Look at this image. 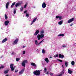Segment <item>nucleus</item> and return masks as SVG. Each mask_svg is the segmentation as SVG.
Wrapping results in <instances>:
<instances>
[{
	"instance_id": "1",
	"label": "nucleus",
	"mask_w": 76,
	"mask_h": 76,
	"mask_svg": "<svg viewBox=\"0 0 76 76\" xmlns=\"http://www.w3.org/2000/svg\"><path fill=\"white\" fill-rule=\"evenodd\" d=\"M33 73L36 76H39L41 73V72L39 70H36L33 72Z\"/></svg>"
},
{
	"instance_id": "2",
	"label": "nucleus",
	"mask_w": 76,
	"mask_h": 76,
	"mask_svg": "<svg viewBox=\"0 0 76 76\" xmlns=\"http://www.w3.org/2000/svg\"><path fill=\"white\" fill-rule=\"evenodd\" d=\"M44 37V34H38L37 35V37L38 40H40V38H42Z\"/></svg>"
},
{
	"instance_id": "3",
	"label": "nucleus",
	"mask_w": 76,
	"mask_h": 76,
	"mask_svg": "<svg viewBox=\"0 0 76 76\" xmlns=\"http://www.w3.org/2000/svg\"><path fill=\"white\" fill-rule=\"evenodd\" d=\"M44 39H43L38 43V41L37 40H35V44L36 45H38L41 44L42 42L43 41H44Z\"/></svg>"
},
{
	"instance_id": "4",
	"label": "nucleus",
	"mask_w": 76,
	"mask_h": 76,
	"mask_svg": "<svg viewBox=\"0 0 76 76\" xmlns=\"http://www.w3.org/2000/svg\"><path fill=\"white\" fill-rule=\"evenodd\" d=\"M28 61L27 60H24L23 61L22 64V65L23 67H25V63H27Z\"/></svg>"
},
{
	"instance_id": "5",
	"label": "nucleus",
	"mask_w": 76,
	"mask_h": 76,
	"mask_svg": "<svg viewBox=\"0 0 76 76\" xmlns=\"http://www.w3.org/2000/svg\"><path fill=\"white\" fill-rule=\"evenodd\" d=\"M14 65V64H12L10 65V68L12 71H13V70H15V68L13 67Z\"/></svg>"
},
{
	"instance_id": "6",
	"label": "nucleus",
	"mask_w": 76,
	"mask_h": 76,
	"mask_svg": "<svg viewBox=\"0 0 76 76\" xmlns=\"http://www.w3.org/2000/svg\"><path fill=\"white\" fill-rule=\"evenodd\" d=\"M19 41V39L18 38L16 39L14 41L13 44V45H15V44H17V43Z\"/></svg>"
},
{
	"instance_id": "7",
	"label": "nucleus",
	"mask_w": 76,
	"mask_h": 76,
	"mask_svg": "<svg viewBox=\"0 0 76 76\" xmlns=\"http://www.w3.org/2000/svg\"><path fill=\"white\" fill-rule=\"evenodd\" d=\"M22 4V1H21L20 3H16L15 4V7H17L18 6H21V4Z\"/></svg>"
},
{
	"instance_id": "8",
	"label": "nucleus",
	"mask_w": 76,
	"mask_h": 76,
	"mask_svg": "<svg viewBox=\"0 0 76 76\" xmlns=\"http://www.w3.org/2000/svg\"><path fill=\"white\" fill-rule=\"evenodd\" d=\"M46 6H47V4L44 2L42 4V7L43 8H45L46 7Z\"/></svg>"
},
{
	"instance_id": "9",
	"label": "nucleus",
	"mask_w": 76,
	"mask_h": 76,
	"mask_svg": "<svg viewBox=\"0 0 76 76\" xmlns=\"http://www.w3.org/2000/svg\"><path fill=\"white\" fill-rule=\"evenodd\" d=\"M25 71V69H23L21 71H20L19 72V75H22V74H23V72Z\"/></svg>"
},
{
	"instance_id": "10",
	"label": "nucleus",
	"mask_w": 76,
	"mask_h": 76,
	"mask_svg": "<svg viewBox=\"0 0 76 76\" xmlns=\"http://www.w3.org/2000/svg\"><path fill=\"white\" fill-rule=\"evenodd\" d=\"M39 30H37L35 33L34 35L35 36L37 35L38 34H39Z\"/></svg>"
},
{
	"instance_id": "11",
	"label": "nucleus",
	"mask_w": 76,
	"mask_h": 76,
	"mask_svg": "<svg viewBox=\"0 0 76 76\" xmlns=\"http://www.w3.org/2000/svg\"><path fill=\"white\" fill-rule=\"evenodd\" d=\"M59 58H64V55L59 54Z\"/></svg>"
},
{
	"instance_id": "12",
	"label": "nucleus",
	"mask_w": 76,
	"mask_h": 76,
	"mask_svg": "<svg viewBox=\"0 0 76 76\" xmlns=\"http://www.w3.org/2000/svg\"><path fill=\"white\" fill-rule=\"evenodd\" d=\"M73 20H74V18H72L71 19H69L68 21V23H70V22H73Z\"/></svg>"
},
{
	"instance_id": "13",
	"label": "nucleus",
	"mask_w": 76,
	"mask_h": 76,
	"mask_svg": "<svg viewBox=\"0 0 76 76\" xmlns=\"http://www.w3.org/2000/svg\"><path fill=\"white\" fill-rule=\"evenodd\" d=\"M9 20H7L5 22H4V24L6 26H7V25H8V24H9Z\"/></svg>"
},
{
	"instance_id": "14",
	"label": "nucleus",
	"mask_w": 76,
	"mask_h": 76,
	"mask_svg": "<svg viewBox=\"0 0 76 76\" xmlns=\"http://www.w3.org/2000/svg\"><path fill=\"white\" fill-rule=\"evenodd\" d=\"M7 41V38L4 39L1 42L2 43H4Z\"/></svg>"
},
{
	"instance_id": "15",
	"label": "nucleus",
	"mask_w": 76,
	"mask_h": 76,
	"mask_svg": "<svg viewBox=\"0 0 76 76\" xmlns=\"http://www.w3.org/2000/svg\"><path fill=\"white\" fill-rule=\"evenodd\" d=\"M31 66H34V67H36L37 65H36V64H35L34 63L32 62L31 63Z\"/></svg>"
},
{
	"instance_id": "16",
	"label": "nucleus",
	"mask_w": 76,
	"mask_h": 76,
	"mask_svg": "<svg viewBox=\"0 0 76 76\" xmlns=\"http://www.w3.org/2000/svg\"><path fill=\"white\" fill-rule=\"evenodd\" d=\"M68 73H69V74H72V73H73V71L70 69H68Z\"/></svg>"
},
{
	"instance_id": "17",
	"label": "nucleus",
	"mask_w": 76,
	"mask_h": 76,
	"mask_svg": "<svg viewBox=\"0 0 76 76\" xmlns=\"http://www.w3.org/2000/svg\"><path fill=\"white\" fill-rule=\"evenodd\" d=\"M9 4L10 3L9 2H7L6 3V9H8L9 7Z\"/></svg>"
},
{
	"instance_id": "18",
	"label": "nucleus",
	"mask_w": 76,
	"mask_h": 76,
	"mask_svg": "<svg viewBox=\"0 0 76 76\" xmlns=\"http://www.w3.org/2000/svg\"><path fill=\"white\" fill-rule=\"evenodd\" d=\"M64 70H63L62 72V73L60 75H58L56 76H62V74H64Z\"/></svg>"
},
{
	"instance_id": "19",
	"label": "nucleus",
	"mask_w": 76,
	"mask_h": 76,
	"mask_svg": "<svg viewBox=\"0 0 76 76\" xmlns=\"http://www.w3.org/2000/svg\"><path fill=\"white\" fill-rule=\"evenodd\" d=\"M45 61L47 63H48V62H49V60H48V58H46L45 59Z\"/></svg>"
},
{
	"instance_id": "20",
	"label": "nucleus",
	"mask_w": 76,
	"mask_h": 76,
	"mask_svg": "<svg viewBox=\"0 0 76 76\" xmlns=\"http://www.w3.org/2000/svg\"><path fill=\"white\" fill-rule=\"evenodd\" d=\"M58 37H60V36H62V37H64V34H60L58 35Z\"/></svg>"
},
{
	"instance_id": "21",
	"label": "nucleus",
	"mask_w": 76,
	"mask_h": 76,
	"mask_svg": "<svg viewBox=\"0 0 76 76\" xmlns=\"http://www.w3.org/2000/svg\"><path fill=\"white\" fill-rule=\"evenodd\" d=\"M68 62L66 61L65 62V65L66 67L68 66V64L67 63Z\"/></svg>"
},
{
	"instance_id": "22",
	"label": "nucleus",
	"mask_w": 76,
	"mask_h": 76,
	"mask_svg": "<svg viewBox=\"0 0 76 76\" xmlns=\"http://www.w3.org/2000/svg\"><path fill=\"white\" fill-rule=\"evenodd\" d=\"M8 72H9V70H6L4 72V74H6L8 73Z\"/></svg>"
},
{
	"instance_id": "23",
	"label": "nucleus",
	"mask_w": 76,
	"mask_h": 76,
	"mask_svg": "<svg viewBox=\"0 0 76 76\" xmlns=\"http://www.w3.org/2000/svg\"><path fill=\"white\" fill-rule=\"evenodd\" d=\"M58 23L59 25H61V24L63 23V21H62V20H61L60 22H59Z\"/></svg>"
},
{
	"instance_id": "24",
	"label": "nucleus",
	"mask_w": 76,
	"mask_h": 76,
	"mask_svg": "<svg viewBox=\"0 0 76 76\" xmlns=\"http://www.w3.org/2000/svg\"><path fill=\"white\" fill-rule=\"evenodd\" d=\"M75 61H72L71 62V64L72 66H74V65H75Z\"/></svg>"
},
{
	"instance_id": "25",
	"label": "nucleus",
	"mask_w": 76,
	"mask_h": 76,
	"mask_svg": "<svg viewBox=\"0 0 76 76\" xmlns=\"http://www.w3.org/2000/svg\"><path fill=\"white\" fill-rule=\"evenodd\" d=\"M44 33V30H42L41 31L40 34H43Z\"/></svg>"
},
{
	"instance_id": "26",
	"label": "nucleus",
	"mask_w": 76,
	"mask_h": 76,
	"mask_svg": "<svg viewBox=\"0 0 76 76\" xmlns=\"http://www.w3.org/2000/svg\"><path fill=\"white\" fill-rule=\"evenodd\" d=\"M7 18H8L7 17V15L6 14L5 15V19H6V20H7Z\"/></svg>"
},
{
	"instance_id": "27",
	"label": "nucleus",
	"mask_w": 76,
	"mask_h": 76,
	"mask_svg": "<svg viewBox=\"0 0 76 76\" xmlns=\"http://www.w3.org/2000/svg\"><path fill=\"white\" fill-rule=\"evenodd\" d=\"M58 57V54H57L56 55H54V57L56 58V57Z\"/></svg>"
},
{
	"instance_id": "28",
	"label": "nucleus",
	"mask_w": 76,
	"mask_h": 76,
	"mask_svg": "<svg viewBox=\"0 0 76 76\" xmlns=\"http://www.w3.org/2000/svg\"><path fill=\"white\" fill-rule=\"evenodd\" d=\"M37 18H35L33 21V22H35V21L37 20Z\"/></svg>"
},
{
	"instance_id": "29",
	"label": "nucleus",
	"mask_w": 76,
	"mask_h": 76,
	"mask_svg": "<svg viewBox=\"0 0 76 76\" xmlns=\"http://www.w3.org/2000/svg\"><path fill=\"white\" fill-rule=\"evenodd\" d=\"M42 53L43 54H44V53H45V50H44V49H42Z\"/></svg>"
},
{
	"instance_id": "30",
	"label": "nucleus",
	"mask_w": 76,
	"mask_h": 76,
	"mask_svg": "<svg viewBox=\"0 0 76 76\" xmlns=\"http://www.w3.org/2000/svg\"><path fill=\"white\" fill-rule=\"evenodd\" d=\"M58 61H59L60 62H61V63L63 62V60H62L58 59Z\"/></svg>"
},
{
	"instance_id": "31",
	"label": "nucleus",
	"mask_w": 76,
	"mask_h": 76,
	"mask_svg": "<svg viewBox=\"0 0 76 76\" xmlns=\"http://www.w3.org/2000/svg\"><path fill=\"white\" fill-rule=\"evenodd\" d=\"M23 7H21V8L20 9V10L21 12L22 11H23Z\"/></svg>"
},
{
	"instance_id": "32",
	"label": "nucleus",
	"mask_w": 76,
	"mask_h": 76,
	"mask_svg": "<svg viewBox=\"0 0 76 76\" xmlns=\"http://www.w3.org/2000/svg\"><path fill=\"white\" fill-rule=\"evenodd\" d=\"M62 47L63 48H66V47H67V46L64 45H62Z\"/></svg>"
},
{
	"instance_id": "33",
	"label": "nucleus",
	"mask_w": 76,
	"mask_h": 76,
	"mask_svg": "<svg viewBox=\"0 0 76 76\" xmlns=\"http://www.w3.org/2000/svg\"><path fill=\"white\" fill-rule=\"evenodd\" d=\"M19 60H20V58H16V61H19Z\"/></svg>"
},
{
	"instance_id": "34",
	"label": "nucleus",
	"mask_w": 76,
	"mask_h": 76,
	"mask_svg": "<svg viewBox=\"0 0 76 76\" xmlns=\"http://www.w3.org/2000/svg\"><path fill=\"white\" fill-rule=\"evenodd\" d=\"M26 17H29V14L26 13Z\"/></svg>"
},
{
	"instance_id": "35",
	"label": "nucleus",
	"mask_w": 76,
	"mask_h": 76,
	"mask_svg": "<svg viewBox=\"0 0 76 76\" xmlns=\"http://www.w3.org/2000/svg\"><path fill=\"white\" fill-rule=\"evenodd\" d=\"M59 20H61L62 19V17L61 16H59Z\"/></svg>"
},
{
	"instance_id": "36",
	"label": "nucleus",
	"mask_w": 76,
	"mask_h": 76,
	"mask_svg": "<svg viewBox=\"0 0 76 76\" xmlns=\"http://www.w3.org/2000/svg\"><path fill=\"white\" fill-rule=\"evenodd\" d=\"M16 9H14V14H15L16 13Z\"/></svg>"
},
{
	"instance_id": "37",
	"label": "nucleus",
	"mask_w": 76,
	"mask_h": 76,
	"mask_svg": "<svg viewBox=\"0 0 76 76\" xmlns=\"http://www.w3.org/2000/svg\"><path fill=\"white\" fill-rule=\"evenodd\" d=\"M27 6V4H26L25 5H24V8L25 9H26V8Z\"/></svg>"
},
{
	"instance_id": "38",
	"label": "nucleus",
	"mask_w": 76,
	"mask_h": 76,
	"mask_svg": "<svg viewBox=\"0 0 76 76\" xmlns=\"http://www.w3.org/2000/svg\"><path fill=\"white\" fill-rule=\"evenodd\" d=\"M59 16H56V19H58V18H59Z\"/></svg>"
},
{
	"instance_id": "39",
	"label": "nucleus",
	"mask_w": 76,
	"mask_h": 76,
	"mask_svg": "<svg viewBox=\"0 0 76 76\" xmlns=\"http://www.w3.org/2000/svg\"><path fill=\"white\" fill-rule=\"evenodd\" d=\"M15 2H14V3H12V5H13V6H15Z\"/></svg>"
},
{
	"instance_id": "40",
	"label": "nucleus",
	"mask_w": 76,
	"mask_h": 76,
	"mask_svg": "<svg viewBox=\"0 0 76 76\" xmlns=\"http://www.w3.org/2000/svg\"><path fill=\"white\" fill-rule=\"evenodd\" d=\"M25 54V51H23V54Z\"/></svg>"
},
{
	"instance_id": "41",
	"label": "nucleus",
	"mask_w": 76,
	"mask_h": 76,
	"mask_svg": "<svg viewBox=\"0 0 76 76\" xmlns=\"http://www.w3.org/2000/svg\"><path fill=\"white\" fill-rule=\"evenodd\" d=\"M44 70H45V72H46L47 71V68H45L44 69Z\"/></svg>"
},
{
	"instance_id": "42",
	"label": "nucleus",
	"mask_w": 76,
	"mask_h": 76,
	"mask_svg": "<svg viewBox=\"0 0 76 76\" xmlns=\"http://www.w3.org/2000/svg\"><path fill=\"white\" fill-rule=\"evenodd\" d=\"M18 72V70H15V73H17V72Z\"/></svg>"
},
{
	"instance_id": "43",
	"label": "nucleus",
	"mask_w": 76,
	"mask_h": 76,
	"mask_svg": "<svg viewBox=\"0 0 76 76\" xmlns=\"http://www.w3.org/2000/svg\"><path fill=\"white\" fill-rule=\"evenodd\" d=\"M50 75H51V76H53V73H50Z\"/></svg>"
},
{
	"instance_id": "44",
	"label": "nucleus",
	"mask_w": 76,
	"mask_h": 76,
	"mask_svg": "<svg viewBox=\"0 0 76 76\" xmlns=\"http://www.w3.org/2000/svg\"><path fill=\"white\" fill-rule=\"evenodd\" d=\"M27 12V10H26V11H24V13H26Z\"/></svg>"
},
{
	"instance_id": "45",
	"label": "nucleus",
	"mask_w": 76,
	"mask_h": 76,
	"mask_svg": "<svg viewBox=\"0 0 76 76\" xmlns=\"http://www.w3.org/2000/svg\"><path fill=\"white\" fill-rule=\"evenodd\" d=\"M3 68H4V66H2L1 67V69H3Z\"/></svg>"
},
{
	"instance_id": "46",
	"label": "nucleus",
	"mask_w": 76,
	"mask_h": 76,
	"mask_svg": "<svg viewBox=\"0 0 76 76\" xmlns=\"http://www.w3.org/2000/svg\"><path fill=\"white\" fill-rule=\"evenodd\" d=\"M72 25H73V23H71V24L70 25V26H72Z\"/></svg>"
},
{
	"instance_id": "47",
	"label": "nucleus",
	"mask_w": 76,
	"mask_h": 76,
	"mask_svg": "<svg viewBox=\"0 0 76 76\" xmlns=\"http://www.w3.org/2000/svg\"><path fill=\"white\" fill-rule=\"evenodd\" d=\"M13 5H12L11 6V8H13Z\"/></svg>"
},
{
	"instance_id": "48",
	"label": "nucleus",
	"mask_w": 76,
	"mask_h": 76,
	"mask_svg": "<svg viewBox=\"0 0 76 76\" xmlns=\"http://www.w3.org/2000/svg\"><path fill=\"white\" fill-rule=\"evenodd\" d=\"M26 46H24L23 47V48H25V47H26Z\"/></svg>"
},
{
	"instance_id": "49",
	"label": "nucleus",
	"mask_w": 76,
	"mask_h": 76,
	"mask_svg": "<svg viewBox=\"0 0 76 76\" xmlns=\"http://www.w3.org/2000/svg\"><path fill=\"white\" fill-rule=\"evenodd\" d=\"M33 23H34V22H33V21H32V22L31 23V25H32V24H33Z\"/></svg>"
},
{
	"instance_id": "50",
	"label": "nucleus",
	"mask_w": 76,
	"mask_h": 76,
	"mask_svg": "<svg viewBox=\"0 0 76 76\" xmlns=\"http://www.w3.org/2000/svg\"><path fill=\"white\" fill-rule=\"evenodd\" d=\"M47 75H48V72H47V73H46Z\"/></svg>"
},
{
	"instance_id": "51",
	"label": "nucleus",
	"mask_w": 76,
	"mask_h": 76,
	"mask_svg": "<svg viewBox=\"0 0 76 76\" xmlns=\"http://www.w3.org/2000/svg\"><path fill=\"white\" fill-rule=\"evenodd\" d=\"M14 54V53H12V55H13V54Z\"/></svg>"
},
{
	"instance_id": "52",
	"label": "nucleus",
	"mask_w": 76,
	"mask_h": 76,
	"mask_svg": "<svg viewBox=\"0 0 76 76\" xmlns=\"http://www.w3.org/2000/svg\"><path fill=\"white\" fill-rule=\"evenodd\" d=\"M62 67H63V68H64V66H63V65H62Z\"/></svg>"
},
{
	"instance_id": "53",
	"label": "nucleus",
	"mask_w": 76,
	"mask_h": 76,
	"mask_svg": "<svg viewBox=\"0 0 76 76\" xmlns=\"http://www.w3.org/2000/svg\"><path fill=\"white\" fill-rule=\"evenodd\" d=\"M6 76H9V75H6Z\"/></svg>"
},
{
	"instance_id": "54",
	"label": "nucleus",
	"mask_w": 76,
	"mask_h": 76,
	"mask_svg": "<svg viewBox=\"0 0 76 76\" xmlns=\"http://www.w3.org/2000/svg\"><path fill=\"white\" fill-rule=\"evenodd\" d=\"M1 69V67L0 66V70Z\"/></svg>"
},
{
	"instance_id": "55",
	"label": "nucleus",
	"mask_w": 76,
	"mask_h": 76,
	"mask_svg": "<svg viewBox=\"0 0 76 76\" xmlns=\"http://www.w3.org/2000/svg\"><path fill=\"white\" fill-rule=\"evenodd\" d=\"M50 58H52V57H50Z\"/></svg>"
}]
</instances>
